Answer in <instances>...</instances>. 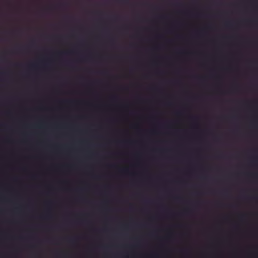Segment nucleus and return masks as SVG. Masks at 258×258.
Returning <instances> with one entry per match:
<instances>
[{
  "label": "nucleus",
  "mask_w": 258,
  "mask_h": 258,
  "mask_svg": "<svg viewBox=\"0 0 258 258\" xmlns=\"http://www.w3.org/2000/svg\"><path fill=\"white\" fill-rule=\"evenodd\" d=\"M127 171H128L127 169H124V170H123V171H124V172H127Z\"/></svg>",
  "instance_id": "f257e3e1"
},
{
  "label": "nucleus",
  "mask_w": 258,
  "mask_h": 258,
  "mask_svg": "<svg viewBox=\"0 0 258 258\" xmlns=\"http://www.w3.org/2000/svg\"><path fill=\"white\" fill-rule=\"evenodd\" d=\"M32 67H35V64H33Z\"/></svg>",
  "instance_id": "f03ea898"
}]
</instances>
